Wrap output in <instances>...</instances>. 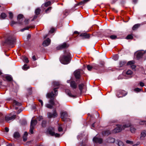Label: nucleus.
I'll return each mask as SVG.
<instances>
[{
	"label": "nucleus",
	"instance_id": "obj_1",
	"mask_svg": "<svg viewBox=\"0 0 146 146\" xmlns=\"http://www.w3.org/2000/svg\"><path fill=\"white\" fill-rule=\"evenodd\" d=\"M57 88H56L54 89V94L53 92L52 91L50 93H47L46 94V96L47 98H50V99L49 100V102L51 104H47L45 105L48 108H52L53 105H54V99L53 98V97L56 96L57 95L58 93L57 90H56V89Z\"/></svg>",
	"mask_w": 146,
	"mask_h": 146
},
{
	"label": "nucleus",
	"instance_id": "obj_2",
	"mask_svg": "<svg viewBox=\"0 0 146 146\" xmlns=\"http://www.w3.org/2000/svg\"><path fill=\"white\" fill-rule=\"evenodd\" d=\"M70 60V53L69 52H66L65 55L60 57V61L63 64H66L69 63Z\"/></svg>",
	"mask_w": 146,
	"mask_h": 146
},
{
	"label": "nucleus",
	"instance_id": "obj_3",
	"mask_svg": "<svg viewBox=\"0 0 146 146\" xmlns=\"http://www.w3.org/2000/svg\"><path fill=\"white\" fill-rule=\"evenodd\" d=\"M130 126V124L129 123L123 125L122 126L121 125H117V127L114 129L113 132L115 133L120 132L122 129H124L125 128L129 127Z\"/></svg>",
	"mask_w": 146,
	"mask_h": 146
},
{
	"label": "nucleus",
	"instance_id": "obj_4",
	"mask_svg": "<svg viewBox=\"0 0 146 146\" xmlns=\"http://www.w3.org/2000/svg\"><path fill=\"white\" fill-rule=\"evenodd\" d=\"M15 38L12 36L10 35L6 40L5 42L8 44L11 45L15 43Z\"/></svg>",
	"mask_w": 146,
	"mask_h": 146
},
{
	"label": "nucleus",
	"instance_id": "obj_5",
	"mask_svg": "<svg viewBox=\"0 0 146 146\" xmlns=\"http://www.w3.org/2000/svg\"><path fill=\"white\" fill-rule=\"evenodd\" d=\"M37 120H31L29 130V131L31 134H33V130L35 126L37 123Z\"/></svg>",
	"mask_w": 146,
	"mask_h": 146
},
{
	"label": "nucleus",
	"instance_id": "obj_6",
	"mask_svg": "<svg viewBox=\"0 0 146 146\" xmlns=\"http://www.w3.org/2000/svg\"><path fill=\"white\" fill-rule=\"evenodd\" d=\"M15 117L16 115H11V114H10L9 115L5 116V119L7 121L9 122L10 121L15 119Z\"/></svg>",
	"mask_w": 146,
	"mask_h": 146
},
{
	"label": "nucleus",
	"instance_id": "obj_7",
	"mask_svg": "<svg viewBox=\"0 0 146 146\" xmlns=\"http://www.w3.org/2000/svg\"><path fill=\"white\" fill-rule=\"evenodd\" d=\"M127 94V93L123 90H119L117 94V96L118 98L123 97L125 96Z\"/></svg>",
	"mask_w": 146,
	"mask_h": 146
},
{
	"label": "nucleus",
	"instance_id": "obj_8",
	"mask_svg": "<svg viewBox=\"0 0 146 146\" xmlns=\"http://www.w3.org/2000/svg\"><path fill=\"white\" fill-rule=\"evenodd\" d=\"M68 83H70L71 87L73 89H76L77 88V85L76 82L74 81H70L68 80L67 81Z\"/></svg>",
	"mask_w": 146,
	"mask_h": 146
},
{
	"label": "nucleus",
	"instance_id": "obj_9",
	"mask_svg": "<svg viewBox=\"0 0 146 146\" xmlns=\"http://www.w3.org/2000/svg\"><path fill=\"white\" fill-rule=\"evenodd\" d=\"M48 133L51 135L53 136H54L56 137H59L60 135L59 134L56 133H55L53 129L52 130L49 129L48 130Z\"/></svg>",
	"mask_w": 146,
	"mask_h": 146
},
{
	"label": "nucleus",
	"instance_id": "obj_10",
	"mask_svg": "<svg viewBox=\"0 0 146 146\" xmlns=\"http://www.w3.org/2000/svg\"><path fill=\"white\" fill-rule=\"evenodd\" d=\"M146 51L143 50H141L138 51L136 57L137 59H139L142 57L143 55L145 53Z\"/></svg>",
	"mask_w": 146,
	"mask_h": 146
},
{
	"label": "nucleus",
	"instance_id": "obj_11",
	"mask_svg": "<svg viewBox=\"0 0 146 146\" xmlns=\"http://www.w3.org/2000/svg\"><path fill=\"white\" fill-rule=\"evenodd\" d=\"M47 115L48 118H54L57 116V114L56 111H54L52 113L50 112H48L47 113Z\"/></svg>",
	"mask_w": 146,
	"mask_h": 146
},
{
	"label": "nucleus",
	"instance_id": "obj_12",
	"mask_svg": "<svg viewBox=\"0 0 146 146\" xmlns=\"http://www.w3.org/2000/svg\"><path fill=\"white\" fill-rule=\"evenodd\" d=\"M61 117L63 121H65L68 117L67 113L66 112L61 113Z\"/></svg>",
	"mask_w": 146,
	"mask_h": 146
},
{
	"label": "nucleus",
	"instance_id": "obj_13",
	"mask_svg": "<svg viewBox=\"0 0 146 146\" xmlns=\"http://www.w3.org/2000/svg\"><path fill=\"white\" fill-rule=\"evenodd\" d=\"M68 45L66 43H64L63 44L59 45L57 47V49L60 50L63 49L68 47Z\"/></svg>",
	"mask_w": 146,
	"mask_h": 146
},
{
	"label": "nucleus",
	"instance_id": "obj_14",
	"mask_svg": "<svg viewBox=\"0 0 146 146\" xmlns=\"http://www.w3.org/2000/svg\"><path fill=\"white\" fill-rule=\"evenodd\" d=\"M93 141L96 143H101L102 142V139L94 137L93 138Z\"/></svg>",
	"mask_w": 146,
	"mask_h": 146
},
{
	"label": "nucleus",
	"instance_id": "obj_15",
	"mask_svg": "<svg viewBox=\"0 0 146 146\" xmlns=\"http://www.w3.org/2000/svg\"><path fill=\"white\" fill-rule=\"evenodd\" d=\"M134 63L135 62L134 61L132 60L128 62L127 63V64L128 65H130L132 69L133 70L135 69L136 67V66L134 64Z\"/></svg>",
	"mask_w": 146,
	"mask_h": 146
},
{
	"label": "nucleus",
	"instance_id": "obj_16",
	"mask_svg": "<svg viewBox=\"0 0 146 146\" xmlns=\"http://www.w3.org/2000/svg\"><path fill=\"white\" fill-rule=\"evenodd\" d=\"M23 15L21 14L19 15L17 17L18 22L19 24H21L23 20Z\"/></svg>",
	"mask_w": 146,
	"mask_h": 146
},
{
	"label": "nucleus",
	"instance_id": "obj_17",
	"mask_svg": "<svg viewBox=\"0 0 146 146\" xmlns=\"http://www.w3.org/2000/svg\"><path fill=\"white\" fill-rule=\"evenodd\" d=\"M50 40L49 38H48L44 41L43 43V45L44 46H47L50 44Z\"/></svg>",
	"mask_w": 146,
	"mask_h": 146
},
{
	"label": "nucleus",
	"instance_id": "obj_18",
	"mask_svg": "<svg viewBox=\"0 0 146 146\" xmlns=\"http://www.w3.org/2000/svg\"><path fill=\"white\" fill-rule=\"evenodd\" d=\"M80 71L79 70H76L74 72V74L75 77L77 79H78L80 76Z\"/></svg>",
	"mask_w": 146,
	"mask_h": 146
},
{
	"label": "nucleus",
	"instance_id": "obj_19",
	"mask_svg": "<svg viewBox=\"0 0 146 146\" xmlns=\"http://www.w3.org/2000/svg\"><path fill=\"white\" fill-rule=\"evenodd\" d=\"M146 135V131H143L141 133L140 135V139L141 140H143L144 139Z\"/></svg>",
	"mask_w": 146,
	"mask_h": 146
},
{
	"label": "nucleus",
	"instance_id": "obj_20",
	"mask_svg": "<svg viewBox=\"0 0 146 146\" xmlns=\"http://www.w3.org/2000/svg\"><path fill=\"white\" fill-rule=\"evenodd\" d=\"M80 36L83 37L84 38H88L90 37L89 35L86 33H82L80 35Z\"/></svg>",
	"mask_w": 146,
	"mask_h": 146
},
{
	"label": "nucleus",
	"instance_id": "obj_21",
	"mask_svg": "<svg viewBox=\"0 0 146 146\" xmlns=\"http://www.w3.org/2000/svg\"><path fill=\"white\" fill-rule=\"evenodd\" d=\"M66 93L69 96L74 97V96L70 92V91L69 89H66L65 90Z\"/></svg>",
	"mask_w": 146,
	"mask_h": 146
},
{
	"label": "nucleus",
	"instance_id": "obj_22",
	"mask_svg": "<svg viewBox=\"0 0 146 146\" xmlns=\"http://www.w3.org/2000/svg\"><path fill=\"white\" fill-rule=\"evenodd\" d=\"M107 141L109 143H113L115 141V139L112 137H109L107 139Z\"/></svg>",
	"mask_w": 146,
	"mask_h": 146
},
{
	"label": "nucleus",
	"instance_id": "obj_23",
	"mask_svg": "<svg viewBox=\"0 0 146 146\" xmlns=\"http://www.w3.org/2000/svg\"><path fill=\"white\" fill-rule=\"evenodd\" d=\"M84 85L83 84H81L79 85V88L81 92H82Z\"/></svg>",
	"mask_w": 146,
	"mask_h": 146
},
{
	"label": "nucleus",
	"instance_id": "obj_24",
	"mask_svg": "<svg viewBox=\"0 0 146 146\" xmlns=\"http://www.w3.org/2000/svg\"><path fill=\"white\" fill-rule=\"evenodd\" d=\"M13 104L14 106L15 105L21 106V103L18 102L15 100L13 101Z\"/></svg>",
	"mask_w": 146,
	"mask_h": 146
},
{
	"label": "nucleus",
	"instance_id": "obj_25",
	"mask_svg": "<svg viewBox=\"0 0 146 146\" xmlns=\"http://www.w3.org/2000/svg\"><path fill=\"white\" fill-rule=\"evenodd\" d=\"M14 137L15 138H17L20 136L19 133L18 132H15L14 134Z\"/></svg>",
	"mask_w": 146,
	"mask_h": 146
},
{
	"label": "nucleus",
	"instance_id": "obj_26",
	"mask_svg": "<svg viewBox=\"0 0 146 146\" xmlns=\"http://www.w3.org/2000/svg\"><path fill=\"white\" fill-rule=\"evenodd\" d=\"M5 78L8 81H11L12 80V77L10 75H7L5 76Z\"/></svg>",
	"mask_w": 146,
	"mask_h": 146
},
{
	"label": "nucleus",
	"instance_id": "obj_27",
	"mask_svg": "<svg viewBox=\"0 0 146 146\" xmlns=\"http://www.w3.org/2000/svg\"><path fill=\"white\" fill-rule=\"evenodd\" d=\"M140 25L139 24H135L133 27L132 29L134 30L138 28L139 26Z\"/></svg>",
	"mask_w": 146,
	"mask_h": 146
},
{
	"label": "nucleus",
	"instance_id": "obj_28",
	"mask_svg": "<svg viewBox=\"0 0 146 146\" xmlns=\"http://www.w3.org/2000/svg\"><path fill=\"white\" fill-rule=\"evenodd\" d=\"M7 17L6 15L4 13H2L1 14V15H0V18L1 19V18L2 19H4Z\"/></svg>",
	"mask_w": 146,
	"mask_h": 146
},
{
	"label": "nucleus",
	"instance_id": "obj_29",
	"mask_svg": "<svg viewBox=\"0 0 146 146\" xmlns=\"http://www.w3.org/2000/svg\"><path fill=\"white\" fill-rule=\"evenodd\" d=\"M40 9L39 8H37L35 11V13L36 15H39L40 14Z\"/></svg>",
	"mask_w": 146,
	"mask_h": 146
},
{
	"label": "nucleus",
	"instance_id": "obj_30",
	"mask_svg": "<svg viewBox=\"0 0 146 146\" xmlns=\"http://www.w3.org/2000/svg\"><path fill=\"white\" fill-rule=\"evenodd\" d=\"M132 71L130 70H127L126 72V74L127 75L131 76L132 74Z\"/></svg>",
	"mask_w": 146,
	"mask_h": 146
},
{
	"label": "nucleus",
	"instance_id": "obj_31",
	"mask_svg": "<svg viewBox=\"0 0 146 146\" xmlns=\"http://www.w3.org/2000/svg\"><path fill=\"white\" fill-rule=\"evenodd\" d=\"M23 60L24 62H26V63H28L29 62L28 58L26 57H23Z\"/></svg>",
	"mask_w": 146,
	"mask_h": 146
},
{
	"label": "nucleus",
	"instance_id": "obj_32",
	"mask_svg": "<svg viewBox=\"0 0 146 146\" xmlns=\"http://www.w3.org/2000/svg\"><path fill=\"white\" fill-rule=\"evenodd\" d=\"M118 145L119 146H124L123 143L121 141H118Z\"/></svg>",
	"mask_w": 146,
	"mask_h": 146
},
{
	"label": "nucleus",
	"instance_id": "obj_33",
	"mask_svg": "<svg viewBox=\"0 0 146 146\" xmlns=\"http://www.w3.org/2000/svg\"><path fill=\"white\" fill-rule=\"evenodd\" d=\"M110 37L112 39H115L117 38V36L115 35H111L110 36Z\"/></svg>",
	"mask_w": 146,
	"mask_h": 146
},
{
	"label": "nucleus",
	"instance_id": "obj_34",
	"mask_svg": "<svg viewBox=\"0 0 146 146\" xmlns=\"http://www.w3.org/2000/svg\"><path fill=\"white\" fill-rule=\"evenodd\" d=\"M136 129L134 127H131L130 128V131L132 133H134L136 131Z\"/></svg>",
	"mask_w": 146,
	"mask_h": 146
},
{
	"label": "nucleus",
	"instance_id": "obj_35",
	"mask_svg": "<svg viewBox=\"0 0 146 146\" xmlns=\"http://www.w3.org/2000/svg\"><path fill=\"white\" fill-rule=\"evenodd\" d=\"M51 2L50 1H48L45 3V6L47 7L51 4Z\"/></svg>",
	"mask_w": 146,
	"mask_h": 146
},
{
	"label": "nucleus",
	"instance_id": "obj_36",
	"mask_svg": "<svg viewBox=\"0 0 146 146\" xmlns=\"http://www.w3.org/2000/svg\"><path fill=\"white\" fill-rule=\"evenodd\" d=\"M125 64V62L121 61L119 62V66L122 67Z\"/></svg>",
	"mask_w": 146,
	"mask_h": 146
},
{
	"label": "nucleus",
	"instance_id": "obj_37",
	"mask_svg": "<svg viewBox=\"0 0 146 146\" xmlns=\"http://www.w3.org/2000/svg\"><path fill=\"white\" fill-rule=\"evenodd\" d=\"M46 121L45 120H43L42 123V127H44L46 126Z\"/></svg>",
	"mask_w": 146,
	"mask_h": 146
},
{
	"label": "nucleus",
	"instance_id": "obj_38",
	"mask_svg": "<svg viewBox=\"0 0 146 146\" xmlns=\"http://www.w3.org/2000/svg\"><path fill=\"white\" fill-rule=\"evenodd\" d=\"M29 68V67L27 66V65L26 64H25L23 68V69L25 70H26Z\"/></svg>",
	"mask_w": 146,
	"mask_h": 146
},
{
	"label": "nucleus",
	"instance_id": "obj_39",
	"mask_svg": "<svg viewBox=\"0 0 146 146\" xmlns=\"http://www.w3.org/2000/svg\"><path fill=\"white\" fill-rule=\"evenodd\" d=\"M84 4V2H83V1H81L78 4H76L75 5V6H74V7H75L76 6H77V5H82V4Z\"/></svg>",
	"mask_w": 146,
	"mask_h": 146
},
{
	"label": "nucleus",
	"instance_id": "obj_40",
	"mask_svg": "<svg viewBox=\"0 0 146 146\" xmlns=\"http://www.w3.org/2000/svg\"><path fill=\"white\" fill-rule=\"evenodd\" d=\"M133 38V36L131 35H129L127 36L126 38L127 39H132Z\"/></svg>",
	"mask_w": 146,
	"mask_h": 146
},
{
	"label": "nucleus",
	"instance_id": "obj_41",
	"mask_svg": "<svg viewBox=\"0 0 146 146\" xmlns=\"http://www.w3.org/2000/svg\"><path fill=\"white\" fill-rule=\"evenodd\" d=\"M52 7H49L46 10H45V12L46 13H48L49 12L48 11H50L51 10Z\"/></svg>",
	"mask_w": 146,
	"mask_h": 146
},
{
	"label": "nucleus",
	"instance_id": "obj_42",
	"mask_svg": "<svg viewBox=\"0 0 146 146\" xmlns=\"http://www.w3.org/2000/svg\"><path fill=\"white\" fill-rule=\"evenodd\" d=\"M9 17L10 19H11L13 18V13L11 12L9 13Z\"/></svg>",
	"mask_w": 146,
	"mask_h": 146
},
{
	"label": "nucleus",
	"instance_id": "obj_43",
	"mask_svg": "<svg viewBox=\"0 0 146 146\" xmlns=\"http://www.w3.org/2000/svg\"><path fill=\"white\" fill-rule=\"evenodd\" d=\"M29 28V27H27L21 29V31L22 32H23L25 30H28Z\"/></svg>",
	"mask_w": 146,
	"mask_h": 146
},
{
	"label": "nucleus",
	"instance_id": "obj_44",
	"mask_svg": "<svg viewBox=\"0 0 146 146\" xmlns=\"http://www.w3.org/2000/svg\"><path fill=\"white\" fill-rule=\"evenodd\" d=\"M87 68L88 70L90 71L92 69V66H91L89 65H88L87 66Z\"/></svg>",
	"mask_w": 146,
	"mask_h": 146
},
{
	"label": "nucleus",
	"instance_id": "obj_45",
	"mask_svg": "<svg viewBox=\"0 0 146 146\" xmlns=\"http://www.w3.org/2000/svg\"><path fill=\"white\" fill-rule=\"evenodd\" d=\"M141 90V89H140L139 88H135V89H134V91L136 92H139V91H140Z\"/></svg>",
	"mask_w": 146,
	"mask_h": 146
},
{
	"label": "nucleus",
	"instance_id": "obj_46",
	"mask_svg": "<svg viewBox=\"0 0 146 146\" xmlns=\"http://www.w3.org/2000/svg\"><path fill=\"white\" fill-rule=\"evenodd\" d=\"M55 31V29L54 28L51 29L49 31V33H53Z\"/></svg>",
	"mask_w": 146,
	"mask_h": 146
},
{
	"label": "nucleus",
	"instance_id": "obj_47",
	"mask_svg": "<svg viewBox=\"0 0 146 146\" xmlns=\"http://www.w3.org/2000/svg\"><path fill=\"white\" fill-rule=\"evenodd\" d=\"M27 122L26 120H24L23 121L22 124L23 125H25L27 124Z\"/></svg>",
	"mask_w": 146,
	"mask_h": 146
},
{
	"label": "nucleus",
	"instance_id": "obj_48",
	"mask_svg": "<svg viewBox=\"0 0 146 146\" xmlns=\"http://www.w3.org/2000/svg\"><path fill=\"white\" fill-rule=\"evenodd\" d=\"M38 101L41 103V106H43V103L42 101V100L39 99V100H38Z\"/></svg>",
	"mask_w": 146,
	"mask_h": 146
},
{
	"label": "nucleus",
	"instance_id": "obj_49",
	"mask_svg": "<svg viewBox=\"0 0 146 146\" xmlns=\"http://www.w3.org/2000/svg\"><path fill=\"white\" fill-rule=\"evenodd\" d=\"M54 84L55 86H58L59 85V83L57 82H54Z\"/></svg>",
	"mask_w": 146,
	"mask_h": 146
},
{
	"label": "nucleus",
	"instance_id": "obj_50",
	"mask_svg": "<svg viewBox=\"0 0 146 146\" xmlns=\"http://www.w3.org/2000/svg\"><path fill=\"white\" fill-rule=\"evenodd\" d=\"M37 118L38 120L40 121L42 119V116H39V117H38Z\"/></svg>",
	"mask_w": 146,
	"mask_h": 146
},
{
	"label": "nucleus",
	"instance_id": "obj_51",
	"mask_svg": "<svg viewBox=\"0 0 146 146\" xmlns=\"http://www.w3.org/2000/svg\"><path fill=\"white\" fill-rule=\"evenodd\" d=\"M104 63H105L103 61H101L100 62V64L102 66H103L104 65Z\"/></svg>",
	"mask_w": 146,
	"mask_h": 146
},
{
	"label": "nucleus",
	"instance_id": "obj_52",
	"mask_svg": "<svg viewBox=\"0 0 146 146\" xmlns=\"http://www.w3.org/2000/svg\"><path fill=\"white\" fill-rule=\"evenodd\" d=\"M126 142L127 143H128V144H131V143L132 144H133L132 142V141H129V140H127L126 141Z\"/></svg>",
	"mask_w": 146,
	"mask_h": 146
},
{
	"label": "nucleus",
	"instance_id": "obj_53",
	"mask_svg": "<svg viewBox=\"0 0 146 146\" xmlns=\"http://www.w3.org/2000/svg\"><path fill=\"white\" fill-rule=\"evenodd\" d=\"M140 86L141 87H143L144 86V83L142 82H140L139 83Z\"/></svg>",
	"mask_w": 146,
	"mask_h": 146
},
{
	"label": "nucleus",
	"instance_id": "obj_54",
	"mask_svg": "<svg viewBox=\"0 0 146 146\" xmlns=\"http://www.w3.org/2000/svg\"><path fill=\"white\" fill-rule=\"evenodd\" d=\"M62 128L61 127H58V130L59 131H62Z\"/></svg>",
	"mask_w": 146,
	"mask_h": 146
},
{
	"label": "nucleus",
	"instance_id": "obj_55",
	"mask_svg": "<svg viewBox=\"0 0 146 146\" xmlns=\"http://www.w3.org/2000/svg\"><path fill=\"white\" fill-rule=\"evenodd\" d=\"M16 23L14 21H12L11 24V25L13 26V25Z\"/></svg>",
	"mask_w": 146,
	"mask_h": 146
},
{
	"label": "nucleus",
	"instance_id": "obj_56",
	"mask_svg": "<svg viewBox=\"0 0 146 146\" xmlns=\"http://www.w3.org/2000/svg\"><path fill=\"white\" fill-rule=\"evenodd\" d=\"M5 130L6 132H8L9 131V129L7 127H5Z\"/></svg>",
	"mask_w": 146,
	"mask_h": 146
},
{
	"label": "nucleus",
	"instance_id": "obj_57",
	"mask_svg": "<svg viewBox=\"0 0 146 146\" xmlns=\"http://www.w3.org/2000/svg\"><path fill=\"white\" fill-rule=\"evenodd\" d=\"M28 135V133L27 132H25L24 134V136L23 137H25V136H27Z\"/></svg>",
	"mask_w": 146,
	"mask_h": 146
},
{
	"label": "nucleus",
	"instance_id": "obj_58",
	"mask_svg": "<svg viewBox=\"0 0 146 146\" xmlns=\"http://www.w3.org/2000/svg\"><path fill=\"white\" fill-rule=\"evenodd\" d=\"M32 58L34 60H36V59L35 56H33L32 57Z\"/></svg>",
	"mask_w": 146,
	"mask_h": 146
},
{
	"label": "nucleus",
	"instance_id": "obj_59",
	"mask_svg": "<svg viewBox=\"0 0 146 146\" xmlns=\"http://www.w3.org/2000/svg\"><path fill=\"white\" fill-rule=\"evenodd\" d=\"M89 1L90 0H83V1L85 4V3H86L88 1Z\"/></svg>",
	"mask_w": 146,
	"mask_h": 146
},
{
	"label": "nucleus",
	"instance_id": "obj_60",
	"mask_svg": "<svg viewBox=\"0 0 146 146\" xmlns=\"http://www.w3.org/2000/svg\"><path fill=\"white\" fill-rule=\"evenodd\" d=\"M106 133H107L108 134H110V132L109 131H106Z\"/></svg>",
	"mask_w": 146,
	"mask_h": 146
},
{
	"label": "nucleus",
	"instance_id": "obj_61",
	"mask_svg": "<svg viewBox=\"0 0 146 146\" xmlns=\"http://www.w3.org/2000/svg\"><path fill=\"white\" fill-rule=\"evenodd\" d=\"M23 140L24 141H25L27 140V139L26 138H25V137H23Z\"/></svg>",
	"mask_w": 146,
	"mask_h": 146
},
{
	"label": "nucleus",
	"instance_id": "obj_62",
	"mask_svg": "<svg viewBox=\"0 0 146 146\" xmlns=\"http://www.w3.org/2000/svg\"><path fill=\"white\" fill-rule=\"evenodd\" d=\"M74 34H78V31H75V32H74Z\"/></svg>",
	"mask_w": 146,
	"mask_h": 146
},
{
	"label": "nucleus",
	"instance_id": "obj_63",
	"mask_svg": "<svg viewBox=\"0 0 146 146\" xmlns=\"http://www.w3.org/2000/svg\"><path fill=\"white\" fill-rule=\"evenodd\" d=\"M133 1L135 3H136L137 2V0H133Z\"/></svg>",
	"mask_w": 146,
	"mask_h": 146
},
{
	"label": "nucleus",
	"instance_id": "obj_64",
	"mask_svg": "<svg viewBox=\"0 0 146 146\" xmlns=\"http://www.w3.org/2000/svg\"><path fill=\"white\" fill-rule=\"evenodd\" d=\"M7 146H12V145L11 144H10L7 145Z\"/></svg>",
	"mask_w": 146,
	"mask_h": 146
}]
</instances>
